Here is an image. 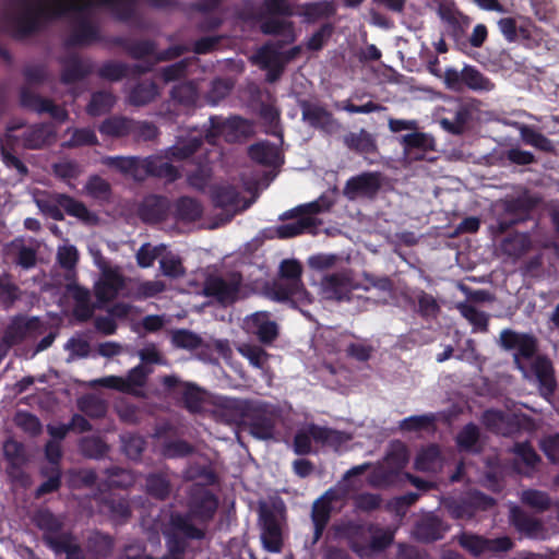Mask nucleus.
I'll list each match as a JSON object with an SVG mask.
<instances>
[{"mask_svg": "<svg viewBox=\"0 0 559 559\" xmlns=\"http://www.w3.org/2000/svg\"><path fill=\"white\" fill-rule=\"evenodd\" d=\"M332 206L325 198H319L318 200L300 205L294 210H290L284 214L286 218L296 217L297 219L293 223H288L280 226L276 229L278 238H290L304 233H316L320 222L314 217V214L329 210Z\"/></svg>", "mask_w": 559, "mask_h": 559, "instance_id": "obj_1", "label": "nucleus"}, {"mask_svg": "<svg viewBox=\"0 0 559 559\" xmlns=\"http://www.w3.org/2000/svg\"><path fill=\"white\" fill-rule=\"evenodd\" d=\"M105 163L134 179L141 178L142 170L169 181L175 180L178 176L176 168L160 156L150 157L142 162L133 157H108Z\"/></svg>", "mask_w": 559, "mask_h": 559, "instance_id": "obj_2", "label": "nucleus"}, {"mask_svg": "<svg viewBox=\"0 0 559 559\" xmlns=\"http://www.w3.org/2000/svg\"><path fill=\"white\" fill-rule=\"evenodd\" d=\"M280 271L281 278L275 293L276 298L300 305L310 304L311 297L300 280L301 265L296 260H285L282 262Z\"/></svg>", "mask_w": 559, "mask_h": 559, "instance_id": "obj_3", "label": "nucleus"}, {"mask_svg": "<svg viewBox=\"0 0 559 559\" xmlns=\"http://www.w3.org/2000/svg\"><path fill=\"white\" fill-rule=\"evenodd\" d=\"M133 281L126 277L119 266L104 267L95 282L94 293L98 301L108 302L118 297H130L129 285Z\"/></svg>", "mask_w": 559, "mask_h": 559, "instance_id": "obj_4", "label": "nucleus"}, {"mask_svg": "<svg viewBox=\"0 0 559 559\" xmlns=\"http://www.w3.org/2000/svg\"><path fill=\"white\" fill-rule=\"evenodd\" d=\"M500 341L503 347L514 350V360L518 368L523 372L524 377H528L526 367L533 359L536 350L535 338L526 334L506 330L501 333Z\"/></svg>", "mask_w": 559, "mask_h": 559, "instance_id": "obj_5", "label": "nucleus"}, {"mask_svg": "<svg viewBox=\"0 0 559 559\" xmlns=\"http://www.w3.org/2000/svg\"><path fill=\"white\" fill-rule=\"evenodd\" d=\"M359 285L354 281L352 273L348 271L328 274L323 276L319 286V294L324 299L343 300Z\"/></svg>", "mask_w": 559, "mask_h": 559, "instance_id": "obj_6", "label": "nucleus"}, {"mask_svg": "<svg viewBox=\"0 0 559 559\" xmlns=\"http://www.w3.org/2000/svg\"><path fill=\"white\" fill-rule=\"evenodd\" d=\"M243 330L254 335L261 343H273L280 333L278 324L271 318L266 311H257L247 316L242 322Z\"/></svg>", "mask_w": 559, "mask_h": 559, "instance_id": "obj_7", "label": "nucleus"}, {"mask_svg": "<svg viewBox=\"0 0 559 559\" xmlns=\"http://www.w3.org/2000/svg\"><path fill=\"white\" fill-rule=\"evenodd\" d=\"M241 277L237 273L225 277H210L204 285V294L222 304H230L237 299Z\"/></svg>", "mask_w": 559, "mask_h": 559, "instance_id": "obj_8", "label": "nucleus"}, {"mask_svg": "<svg viewBox=\"0 0 559 559\" xmlns=\"http://www.w3.org/2000/svg\"><path fill=\"white\" fill-rule=\"evenodd\" d=\"M151 369L140 365L130 370L126 377L109 376L95 380V383L119 390L126 393L139 394L141 388L145 383L147 374Z\"/></svg>", "mask_w": 559, "mask_h": 559, "instance_id": "obj_9", "label": "nucleus"}, {"mask_svg": "<svg viewBox=\"0 0 559 559\" xmlns=\"http://www.w3.org/2000/svg\"><path fill=\"white\" fill-rule=\"evenodd\" d=\"M380 189V176L377 173H364L352 177L344 187V194L349 200L372 198Z\"/></svg>", "mask_w": 559, "mask_h": 559, "instance_id": "obj_10", "label": "nucleus"}, {"mask_svg": "<svg viewBox=\"0 0 559 559\" xmlns=\"http://www.w3.org/2000/svg\"><path fill=\"white\" fill-rule=\"evenodd\" d=\"M460 544L474 556L488 552L506 551L512 546L511 540L508 537L484 539L479 536L465 534L461 536Z\"/></svg>", "mask_w": 559, "mask_h": 559, "instance_id": "obj_11", "label": "nucleus"}, {"mask_svg": "<svg viewBox=\"0 0 559 559\" xmlns=\"http://www.w3.org/2000/svg\"><path fill=\"white\" fill-rule=\"evenodd\" d=\"M38 333H40V323L36 318H16L8 328L3 341L11 346L24 338L35 337Z\"/></svg>", "mask_w": 559, "mask_h": 559, "instance_id": "obj_12", "label": "nucleus"}, {"mask_svg": "<svg viewBox=\"0 0 559 559\" xmlns=\"http://www.w3.org/2000/svg\"><path fill=\"white\" fill-rule=\"evenodd\" d=\"M531 371L526 370L528 377H535L539 383L540 392L544 396H548L555 388V380L552 376V367L548 359L545 357H536L532 359L530 362Z\"/></svg>", "mask_w": 559, "mask_h": 559, "instance_id": "obj_13", "label": "nucleus"}, {"mask_svg": "<svg viewBox=\"0 0 559 559\" xmlns=\"http://www.w3.org/2000/svg\"><path fill=\"white\" fill-rule=\"evenodd\" d=\"M302 119L310 126L320 128L328 133L335 132L340 128L332 114L317 105H304Z\"/></svg>", "mask_w": 559, "mask_h": 559, "instance_id": "obj_14", "label": "nucleus"}, {"mask_svg": "<svg viewBox=\"0 0 559 559\" xmlns=\"http://www.w3.org/2000/svg\"><path fill=\"white\" fill-rule=\"evenodd\" d=\"M261 540L264 549L280 552L282 549V530L280 523L267 514L261 518Z\"/></svg>", "mask_w": 559, "mask_h": 559, "instance_id": "obj_15", "label": "nucleus"}, {"mask_svg": "<svg viewBox=\"0 0 559 559\" xmlns=\"http://www.w3.org/2000/svg\"><path fill=\"white\" fill-rule=\"evenodd\" d=\"M214 200L217 206L235 214L249 207L250 202L242 200L233 187H222L216 190Z\"/></svg>", "mask_w": 559, "mask_h": 559, "instance_id": "obj_16", "label": "nucleus"}, {"mask_svg": "<svg viewBox=\"0 0 559 559\" xmlns=\"http://www.w3.org/2000/svg\"><path fill=\"white\" fill-rule=\"evenodd\" d=\"M437 14L449 27L453 36L464 33L471 22L466 15L447 5H440L437 10Z\"/></svg>", "mask_w": 559, "mask_h": 559, "instance_id": "obj_17", "label": "nucleus"}, {"mask_svg": "<svg viewBox=\"0 0 559 559\" xmlns=\"http://www.w3.org/2000/svg\"><path fill=\"white\" fill-rule=\"evenodd\" d=\"M251 158L260 164L276 166L282 163V157L277 145L261 142L250 147Z\"/></svg>", "mask_w": 559, "mask_h": 559, "instance_id": "obj_18", "label": "nucleus"}, {"mask_svg": "<svg viewBox=\"0 0 559 559\" xmlns=\"http://www.w3.org/2000/svg\"><path fill=\"white\" fill-rule=\"evenodd\" d=\"M484 424L498 433L509 435L514 430V414L487 411L484 414Z\"/></svg>", "mask_w": 559, "mask_h": 559, "instance_id": "obj_19", "label": "nucleus"}, {"mask_svg": "<svg viewBox=\"0 0 559 559\" xmlns=\"http://www.w3.org/2000/svg\"><path fill=\"white\" fill-rule=\"evenodd\" d=\"M254 58L260 66L269 69L266 74L267 81L274 82L280 76L284 62H282L280 60L281 58L275 55L272 47H263Z\"/></svg>", "mask_w": 559, "mask_h": 559, "instance_id": "obj_20", "label": "nucleus"}, {"mask_svg": "<svg viewBox=\"0 0 559 559\" xmlns=\"http://www.w3.org/2000/svg\"><path fill=\"white\" fill-rule=\"evenodd\" d=\"M415 467L421 472H438L442 467V457L438 448L430 445L423 449L415 460Z\"/></svg>", "mask_w": 559, "mask_h": 559, "instance_id": "obj_21", "label": "nucleus"}, {"mask_svg": "<svg viewBox=\"0 0 559 559\" xmlns=\"http://www.w3.org/2000/svg\"><path fill=\"white\" fill-rule=\"evenodd\" d=\"M408 462L406 447L401 442H393L383 461V468L390 473H396Z\"/></svg>", "mask_w": 559, "mask_h": 559, "instance_id": "obj_22", "label": "nucleus"}, {"mask_svg": "<svg viewBox=\"0 0 559 559\" xmlns=\"http://www.w3.org/2000/svg\"><path fill=\"white\" fill-rule=\"evenodd\" d=\"M59 203L62 210H64L69 215L74 216L84 223L94 224L97 221V217L91 213L82 202L76 201L71 197L60 194Z\"/></svg>", "mask_w": 559, "mask_h": 559, "instance_id": "obj_23", "label": "nucleus"}, {"mask_svg": "<svg viewBox=\"0 0 559 559\" xmlns=\"http://www.w3.org/2000/svg\"><path fill=\"white\" fill-rule=\"evenodd\" d=\"M48 545L56 554L64 552L67 559H84L82 550L70 535H59L58 538H48Z\"/></svg>", "mask_w": 559, "mask_h": 559, "instance_id": "obj_24", "label": "nucleus"}, {"mask_svg": "<svg viewBox=\"0 0 559 559\" xmlns=\"http://www.w3.org/2000/svg\"><path fill=\"white\" fill-rule=\"evenodd\" d=\"M198 491V499L193 500L191 513L193 516L205 520L211 518L216 510L217 501L210 492L203 488H200Z\"/></svg>", "mask_w": 559, "mask_h": 559, "instance_id": "obj_25", "label": "nucleus"}, {"mask_svg": "<svg viewBox=\"0 0 559 559\" xmlns=\"http://www.w3.org/2000/svg\"><path fill=\"white\" fill-rule=\"evenodd\" d=\"M200 145V134L193 131L187 139L179 138L176 144L170 148V155L174 160L188 158Z\"/></svg>", "mask_w": 559, "mask_h": 559, "instance_id": "obj_26", "label": "nucleus"}, {"mask_svg": "<svg viewBox=\"0 0 559 559\" xmlns=\"http://www.w3.org/2000/svg\"><path fill=\"white\" fill-rule=\"evenodd\" d=\"M461 79L467 87L474 91L489 92L493 88L490 80L473 67H465L462 70Z\"/></svg>", "mask_w": 559, "mask_h": 559, "instance_id": "obj_27", "label": "nucleus"}, {"mask_svg": "<svg viewBox=\"0 0 559 559\" xmlns=\"http://www.w3.org/2000/svg\"><path fill=\"white\" fill-rule=\"evenodd\" d=\"M333 492L328 491L322 498L317 500L312 508V520L316 526V538H318L328 523L330 516V506L328 500L331 499Z\"/></svg>", "mask_w": 559, "mask_h": 559, "instance_id": "obj_28", "label": "nucleus"}, {"mask_svg": "<svg viewBox=\"0 0 559 559\" xmlns=\"http://www.w3.org/2000/svg\"><path fill=\"white\" fill-rule=\"evenodd\" d=\"M311 431L313 441L333 448H338L349 439V436L344 432L324 427L311 428Z\"/></svg>", "mask_w": 559, "mask_h": 559, "instance_id": "obj_29", "label": "nucleus"}, {"mask_svg": "<svg viewBox=\"0 0 559 559\" xmlns=\"http://www.w3.org/2000/svg\"><path fill=\"white\" fill-rule=\"evenodd\" d=\"M514 126L519 129L521 139L524 143L545 152H550L552 150L551 142L542 133L536 132L524 124L514 123Z\"/></svg>", "mask_w": 559, "mask_h": 559, "instance_id": "obj_30", "label": "nucleus"}, {"mask_svg": "<svg viewBox=\"0 0 559 559\" xmlns=\"http://www.w3.org/2000/svg\"><path fill=\"white\" fill-rule=\"evenodd\" d=\"M511 520L518 530L525 533L527 536H540V524L535 520L526 518L519 508H511Z\"/></svg>", "mask_w": 559, "mask_h": 559, "instance_id": "obj_31", "label": "nucleus"}, {"mask_svg": "<svg viewBox=\"0 0 559 559\" xmlns=\"http://www.w3.org/2000/svg\"><path fill=\"white\" fill-rule=\"evenodd\" d=\"M237 350L255 368H263L269 358L267 353L254 344L241 343L237 346Z\"/></svg>", "mask_w": 559, "mask_h": 559, "instance_id": "obj_32", "label": "nucleus"}, {"mask_svg": "<svg viewBox=\"0 0 559 559\" xmlns=\"http://www.w3.org/2000/svg\"><path fill=\"white\" fill-rule=\"evenodd\" d=\"M345 144L349 148L365 153L373 152L376 150L374 139L365 130H360L358 133L348 134L345 138Z\"/></svg>", "mask_w": 559, "mask_h": 559, "instance_id": "obj_33", "label": "nucleus"}, {"mask_svg": "<svg viewBox=\"0 0 559 559\" xmlns=\"http://www.w3.org/2000/svg\"><path fill=\"white\" fill-rule=\"evenodd\" d=\"M165 289V284L162 281H139L134 282L133 292L130 297L135 299H146L156 296Z\"/></svg>", "mask_w": 559, "mask_h": 559, "instance_id": "obj_34", "label": "nucleus"}, {"mask_svg": "<svg viewBox=\"0 0 559 559\" xmlns=\"http://www.w3.org/2000/svg\"><path fill=\"white\" fill-rule=\"evenodd\" d=\"M401 143L404 146L405 155L409 156L412 148H431L433 146V139L426 133L414 132L403 135Z\"/></svg>", "mask_w": 559, "mask_h": 559, "instance_id": "obj_35", "label": "nucleus"}, {"mask_svg": "<svg viewBox=\"0 0 559 559\" xmlns=\"http://www.w3.org/2000/svg\"><path fill=\"white\" fill-rule=\"evenodd\" d=\"M35 522L37 526L43 530L46 534L45 539L48 543V538H58L53 534L61 527L60 521L53 516L49 511H38L35 515Z\"/></svg>", "mask_w": 559, "mask_h": 559, "instance_id": "obj_36", "label": "nucleus"}, {"mask_svg": "<svg viewBox=\"0 0 559 559\" xmlns=\"http://www.w3.org/2000/svg\"><path fill=\"white\" fill-rule=\"evenodd\" d=\"M59 195L60 194H55L46 198L36 199V204L39 207L40 212L57 221L63 218L62 207L59 203Z\"/></svg>", "mask_w": 559, "mask_h": 559, "instance_id": "obj_37", "label": "nucleus"}, {"mask_svg": "<svg viewBox=\"0 0 559 559\" xmlns=\"http://www.w3.org/2000/svg\"><path fill=\"white\" fill-rule=\"evenodd\" d=\"M311 428H319V426L310 424L301 427L297 431L294 440V449L296 453L306 454L310 452L311 440H313Z\"/></svg>", "mask_w": 559, "mask_h": 559, "instance_id": "obj_38", "label": "nucleus"}, {"mask_svg": "<svg viewBox=\"0 0 559 559\" xmlns=\"http://www.w3.org/2000/svg\"><path fill=\"white\" fill-rule=\"evenodd\" d=\"M178 215L186 221H194L202 214L201 205L193 199L182 198L177 204Z\"/></svg>", "mask_w": 559, "mask_h": 559, "instance_id": "obj_39", "label": "nucleus"}, {"mask_svg": "<svg viewBox=\"0 0 559 559\" xmlns=\"http://www.w3.org/2000/svg\"><path fill=\"white\" fill-rule=\"evenodd\" d=\"M165 250V246L152 247L148 243L141 246L136 252V262L141 267H150L155 259L160 257L162 251Z\"/></svg>", "mask_w": 559, "mask_h": 559, "instance_id": "obj_40", "label": "nucleus"}, {"mask_svg": "<svg viewBox=\"0 0 559 559\" xmlns=\"http://www.w3.org/2000/svg\"><path fill=\"white\" fill-rule=\"evenodd\" d=\"M50 131L46 127H38L25 133L24 145L29 148H39L49 141Z\"/></svg>", "mask_w": 559, "mask_h": 559, "instance_id": "obj_41", "label": "nucleus"}, {"mask_svg": "<svg viewBox=\"0 0 559 559\" xmlns=\"http://www.w3.org/2000/svg\"><path fill=\"white\" fill-rule=\"evenodd\" d=\"M114 104V97L109 93H97L94 94L88 107L87 111L92 116H98L106 110H108Z\"/></svg>", "mask_w": 559, "mask_h": 559, "instance_id": "obj_42", "label": "nucleus"}, {"mask_svg": "<svg viewBox=\"0 0 559 559\" xmlns=\"http://www.w3.org/2000/svg\"><path fill=\"white\" fill-rule=\"evenodd\" d=\"M459 309L464 318H466L476 329L485 330L487 325V317L476 307L469 304H462Z\"/></svg>", "mask_w": 559, "mask_h": 559, "instance_id": "obj_43", "label": "nucleus"}, {"mask_svg": "<svg viewBox=\"0 0 559 559\" xmlns=\"http://www.w3.org/2000/svg\"><path fill=\"white\" fill-rule=\"evenodd\" d=\"M157 95V88L153 83H143L136 86L131 93V102L135 105H143Z\"/></svg>", "mask_w": 559, "mask_h": 559, "instance_id": "obj_44", "label": "nucleus"}, {"mask_svg": "<svg viewBox=\"0 0 559 559\" xmlns=\"http://www.w3.org/2000/svg\"><path fill=\"white\" fill-rule=\"evenodd\" d=\"M221 403L225 409L222 413V416L225 418L226 421H238L242 419L243 405L241 401L223 399Z\"/></svg>", "mask_w": 559, "mask_h": 559, "instance_id": "obj_45", "label": "nucleus"}, {"mask_svg": "<svg viewBox=\"0 0 559 559\" xmlns=\"http://www.w3.org/2000/svg\"><path fill=\"white\" fill-rule=\"evenodd\" d=\"M522 501L525 504H527L538 511L546 510L550 506V500L547 497V495L542 491H537V490L524 491L522 495Z\"/></svg>", "mask_w": 559, "mask_h": 559, "instance_id": "obj_46", "label": "nucleus"}, {"mask_svg": "<svg viewBox=\"0 0 559 559\" xmlns=\"http://www.w3.org/2000/svg\"><path fill=\"white\" fill-rule=\"evenodd\" d=\"M90 545L96 556L107 557L112 548V542L109 536L95 533L91 539Z\"/></svg>", "mask_w": 559, "mask_h": 559, "instance_id": "obj_47", "label": "nucleus"}, {"mask_svg": "<svg viewBox=\"0 0 559 559\" xmlns=\"http://www.w3.org/2000/svg\"><path fill=\"white\" fill-rule=\"evenodd\" d=\"M129 122L122 118H111L103 122L100 131L107 135L119 136L129 131Z\"/></svg>", "mask_w": 559, "mask_h": 559, "instance_id": "obj_48", "label": "nucleus"}, {"mask_svg": "<svg viewBox=\"0 0 559 559\" xmlns=\"http://www.w3.org/2000/svg\"><path fill=\"white\" fill-rule=\"evenodd\" d=\"M477 440V427L474 425H467L457 436V445L462 450H473Z\"/></svg>", "mask_w": 559, "mask_h": 559, "instance_id": "obj_49", "label": "nucleus"}, {"mask_svg": "<svg viewBox=\"0 0 559 559\" xmlns=\"http://www.w3.org/2000/svg\"><path fill=\"white\" fill-rule=\"evenodd\" d=\"M173 97L180 103L190 104L195 102L198 92L192 83H185L174 87Z\"/></svg>", "mask_w": 559, "mask_h": 559, "instance_id": "obj_50", "label": "nucleus"}, {"mask_svg": "<svg viewBox=\"0 0 559 559\" xmlns=\"http://www.w3.org/2000/svg\"><path fill=\"white\" fill-rule=\"evenodd\" d=\"M159 266L165 276L178 277L183 274L180 260L174 255L163 257L159 261Z\"/></svg>", "mask_w": 559, "mask_h": 559, "instance_id": "obj_51", "label": "nucleus"}, {"mask_svg": "<svg viewBox=\"0 0 559 559\" xmlns=\"http://www.w3.org/2000/svg\"><path fill=\"white\" fill-rule=\"evenodd\" d=\"M173 343L177 347L192 349L200 345L201 340L197 334L182 330L173 335Z\"/></svg>", "mask_w": 559, "mask_h": 559, "instance_id": "obj_52", "label": "nucleus"}, {"mask_svg": "<svg viewBox=\"0 0 559 559\" xmlns=\"http://www.w3.org/2000/svg\"><path fill=\"white\" fill-rule=\"evenodd\" d=\"M337 257L331 253H319L309 257L308 265L317 271L331 269L335 265Z\"/></svg>", "mask_w": 559, "mask_h": 559, "instance_id": "obj_53", "label": "nucleus"}, {"mask_svg": "<svg viewBox=\"0 0 559 559\" xmlns=\"http://www.w3.org/2000/svg\"><path fill=\"white\" fill-rule=\"evenodd\" d=\"M17 298V288L7 275L0 276V301L10 306Z\"/></svg>", "mask_w": 559, "mask_h": 559, "instance_id": "obj_54", "label": "nucleus"}, {"mask_svg": "<svg viewBox=\"0 0 559 559\" xmlns=\"http://www.w3.org/2000/svg\"><path fill=\"white\" fill-rule=\"evenodd\" d=\"M14 420L20 428L31 435H36L40 430L38 419L28 413H17Z\"/></svg>", "mask_w": 559, "mask_h": 559, "instance_id": "obj_55", "label": "nucleus"}, {"mask_svg": "<svg viewBox=\"0 0 559 559\" xmlns=\"http://www.w3.org/2000/svg\"><path fill=\"white\" fill-rule=\"evenodd\" d=\"M55 174L62 179H73L79 176L80 167L72 160H61L53 166Z\"/></svg>", "mask_w": 559, "mask_h": 559, "instance_id": "obj_56", "label": "nucleus"}, {"mask_svg": "<svg viewBox=\"0 0 559 559\" xmlns=\"http://www.w3.org/2000/svg\"><path fill=\"white\" fill-rule=\"evenodd\" d=\"M78 250L72 245H64L58 249V260L63 267H73L78 261Z\"/></svg>", "mask_w": 559, "mask_h": 559, "instance_id": "obj_57", "label": "nucleus"}, {"mask_svg": "<svg viewBox=\"0 0 559 559\" xmlns=\"http://www.w3.org/2000/svg\"><path fill=\"white\" fill-rule=\"evenodd\" d=\"M96 143V135L90 129L74 130L68 142L70 146L91 145Z\"/></svg>", "mask_w": 559, "mask_h": 559, "instance_id": "obj_58", "label": "nucleus"}, {"mask_svg": "<svg viewBox=\"0 0 559 559\" xmlns=\"http://www.w3.org/2000/svg\"><path fill=\"white\" fill-rule=\"evenodd\" d=\"M3 453L8 461L17 465L23 461V449L21 444L14 440H8L3 444Z\"/></svg>", "mask_w": 559, "mask_h": 559, "instance_id": "obj_59", "label": "nucleus"}, {"mask_svg": "<svg viewBox=\"0 0 559 559\" xmlns=\"http://www.w3.org/2000/svg\"><path fill=\"white\" fill-rule=\"evenodd\" d=\"M274 425L271 420H255L251 425V433L259 439H271L273 437Z\"/></svg>", "mask_w": 559, "mask_h": 559, "instance_id": "obj_60", "label": "nucleus"}, {"mask_svg": "<svg viewBox=\"0 0 559 559\" xmlns=\"http://www.w3.org/2000/svg\"><path fill=\"white\" fill-rule=\"evenodd\" d=\"M542 449L550 461L559 462V435L544 439Z\"/></svg>", "mask_w": 559, "mask_h": 559, "instance_id": "obj_61", "label": "nucleus"}, {"mask_svg": "<svg viewBox=\"0 0 559 559\" xmlns=\"http://www.w3.org/2000/svg\"><path fill=\"white\" fill-rule=\"evenodd\" d=\"M85 189L94 198H104L108 193V183L102 178L94 177L86 183Z\"/></svg>", "mask_w": 559, "mask_h": 559, "instance_id": "obj_62", "label": "nucleus"}, {"mask_svg": "<svg viewBox=\"0 0 559 559\" xmlns=\"http://www.w3.org/2000/svg\"><path fill=\"white\" fill-rule=\"evenodd\" d=\"M144 448V441L140 437H129L123 441V450L131 459H136Z\"/></svg>", "mask_w": 559, "mask_h": 559, "instance_id": "obj_63", "label": "nucleus"}, {"mask_svg": "<svg viewBox=\"0 0 559 559\" xmlns=\"http://www.w3.org/2000/svg\"><path fill=\"white\" fill-rule=\"evenodd\" d=\"M147 488L153 495L163 498L168 492V483L162 476H151L147 479Z\"/></svg>", "mask_w": 559, "mask_h": 559, "instance_id": "obj_64", "label": "nucleus"}]
</instances>
